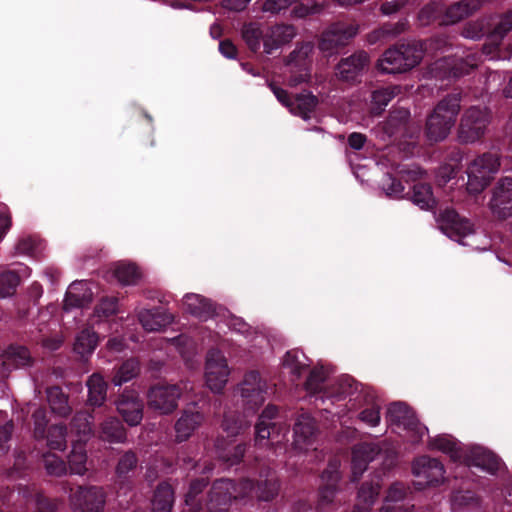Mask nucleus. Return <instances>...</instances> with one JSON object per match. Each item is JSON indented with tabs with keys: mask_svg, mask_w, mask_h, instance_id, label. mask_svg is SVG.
<instances>
[{
	"mask_svg": "<svg viewBox=\"0 0 512 512\" xmlns=\"http://www.w3.org/2000/svg\"><path fill=\"white\" fill-rule=\"evenodd\" d=\"M30 504L34 507V512H55L56 510L54 503L40 495L31 499Z\"/></svg>",
	"mask_w": 512,
	"mask_h": 512,
	"instance_id": "55",
	"label": "nucleus"
},
{
	"mask_svg": "<svg viewBox=\"0 0 512 512\" xmlns=\"http://www.w3.org/2000/svg\"><path fill=\"white\" fill-rule=\"evenodd\" d=\"M258 497L261 500L269 501L274 498L279 491V483L275 479L265 481L264 485H258Z\"/></svg>",
	"mask_w": 512,
	"mask_h": 512,
	"instance_id": "50",
	"label": "nucleus"
},
{
	"mask_svg": "<svg viewBox=\"0 0 512 512\" xmlns=\"http://www.w3.org/2000/svg\"><path fill=\"white\" fill-rule=\"evenodd\" d=\"M235 393L241 398L242 404L249 409L260 407L268 396V383L258 371L245 373L242 381L235 388Z\"/></svg>",
	"mask_w": 512,
	"mask_h": 512,
	"instance_id": "6",
	"label": "nucleus"
},
{
	"mask_svg": "<svg viewBox=\"0 0 512 512\" xmlns=\"http://www.w3.org/2000/svg\"><path fill=\"white\" fill-rule=\"evenodd\" d=\"M183 308L201 320H207L215 312V308L210 300L195 293H188L183 297Z\"/></svg>",
	"mask_w": 512,
	"mask_h": 512,
	"instance_id": "23",
	"label": "nucleus"
},
{
	"mask_svg": "<svg viewBox=\"0 0 512 512\" xmlns=\"http://www.w3.org/2000/svg\"><path fill=\"white\" fill-rule=\"evenodd\" d=\"M107 383L99 373L92 374L87 381L88 402L92 406H101L106 400Z\"/></svg>",
	"mask_w": 512,
	"mask_h": 512,
	"instance_id": "30",
	"label": "nucleus"
},
{
	"mask_svg": "<svg viewBox=\"0 0 512 512\" xmlns=\"http://www.w3.org/2000/svg\"><path fill=\"white\" fill-rule=\"evenodd\" d=\"M403 30H404L403 23H401V24L397 23L394 25H392V24L385 25V26L381 27L379 30L372 32L368 37V41L370 43H375L378 40H381L382 38H384L385 36H389V35L395 36Z\"/></svg>",
	"mask_w": 512,
	"mask_h": 512,
	"instance_id": "49",
	"label": "nucleus"
},
{
	"mask_svg": "<svg viewBox=\"0 0 512 512\" xmlns=\"http://www.w3.org/2000/svg\"><path fill=\"white\" fill-rule=\"evenodd\" d=\"M139 372V364L136 360L130 359L124 362L116 372L113 383L116 386H120L125 382L130 381Z\"/></svg>",
	"mask_w": 512,
	"mask_h": 512,
	"instance_id": "43",
	"label": "nucleus"
},
{
	"mask_svg": "<svg viewBox=\"0 0 512 512\" xmlns=\"http://www.w3.org/2000/svg\"><path fill=\"white\" fill-rule=\"evenodd\" d=\"M415 485L419 488L438 485L444 481V467L437 459L426 456L419 457L413 462Z\"/></svg>",
	"mask_w": 512,
	"mask_h": 512,
	"instance_id": "10",
	"label": "nucleus"
},
{
	"mask_svg": "<svg viewBox=\"0 0 512 512\" xmlns=\"http://www.w3.org/2000/svg\"><path fill=\"white\" fill-rule=\"evenodd\" d=\"M19 285V276L11 271L0 273V298L12 296Z\"/></svg>",
	"mask_w": 512,
	"mask_h": 512,
	"instance_id": "45",
	"label": "nucleus"
},
{
	"mask_svg": "<svg viewBox=\"0 0 512 512\" xmlns=\"http://www.w3.org/2000/svg\"><path fill=\"white\" fill-rule=\"evenodd\" d=\"M316 432L314 419L309 414H301L294 427V445L306 450L313 443Z\"/></svg>",
	"mask_w": 512,
	"mask_h": 512,
	"instance_id": "22",
	"label": "nucleus"
},
{
	"mask_svg": "<svg viewBox=\"0 0 512 512\" xmlns=\"http://www.w3.org/2000/svg\"><path fill=\"white\" fill-rule=\"evenodd\" d=\"M113 274L122 285H134L141 277L140 271L134 264L125 262L115 264Z\"/></svg>",
	"mask_w": 512,
	"mask_h": 512,
	"instance_id": "38",
	"label": "nucleus"
},
{
	"mask_svg": "<svg viewBox=\"0 0 512 512\" xmlns=\"http://www.w3.org/2000/svg\"><path fill=\"white\" fill-rule=\"evenodd\" d=\"M34 437L42 439L46 437L47 446L54 450H64L66 448V427L64 425H51L45 435L46 412L38 408L33 412Z\"/></svg>",
	"mask_w": 512,
	"mask_h": 512,
	"instance_id": "12",
	"label": "nucleus"
},
{
	"mask_svg": "<svg viewBox=\"0 0 512 512\" xmlns=\"http://www.w3.org/2000/svg\"><path fill=\"white\" fill-rule=\"evenodd\" d=\"M322 9L319 5H314L312 7L305 6L303 4L296 6L292 13L295 17L303 18L309 14L318 13Z\"/></svg>",
	"mask_w": 512,
	"mask_h": 512,
	"instance_id": "62",
	"label": "nucleus"
},
{
	"mask_svg": "<svg viewBox=\"0 0 512 512\" xmlns=\"http://www.w3.org/2000/svg\"><path fill=\"white\" fill-rule=\"evenodd\" d=\"M500 168V160L495 153H485L474 159L467 169V190L480 193L493 179Z\"/></svg>",
	"mask_w": 512,
	"mask_h": 512,
	"instance_id": "4",
	"label": "nucleus"
},
{
	"mask_svg": "<svg viewBox=\"0 0 512 512\" xmlns=\"http://www.w3.org/2000/svg\"><path fill=\"white\" fill-rule=\"evenodd\" d=\"M379 485L364 484L357 496V503L355 505V512H367L374 504L378 494Z\"/></svg>",
	"mask_w": 512,
	"mask_h": 512,
	"instance_id": "40",
	"label": "nucleus"
},
{
	"mask_svg": "<svg viewBox=\"0 0 512 512\" xmlns=\"http://www.w3.org/2000/svg\"><path fill=\"white\" fill-rule=\"evenodd\" d=\"M269 86H270L273 94L277 98V100L280 103H282L284 106L288 107L289 110H291L293 101L290 100L288 93L284 89H282L274 84H270Z\"/></svg>",
	"mask_w": 512,
	"mask_h": 512,
	"instance_id": "60",
	"label": "nucleus"
},
{
	"mask_svg": "<svg viewBox=\"0 0 512 512\" xmlns=\"http://www.w3.org/2000/svg\"><path fill=\"white\" fill-rule=\"evenodd\" d=\"M222 427H223L224 431H226L229 436L230 435L232 436V435H236L237 433H239L240 430L242 429L243 425H242V422L230 421V419L227 416H225L223 423H222Z\"/></svg>",
	"mask_w": 512,
	"mask_h": 512,
	"instance_id": "64",
	"label": "nucleus"
},
{
	"mask_svg": "<svg viewBox=\"0 0 512 512\" xmlns=\"http://www.w3.org/2000/svg\"><path fill=\"white\" fill-rule=\"evenodd\" d=\"M117 410L131 426L138 425L143 418V404L134 391H124L116 403Z\"/></svg>",
	"mask_w": 512,
	"mask_h": 512,
	"instance_id": "18",
	"label": "nucleus"
},
{
	"mask_svg": "<svg viewBox=\"0 0 512 512\" xmlns=\"http://www.w3.org/2000/svg\"><path fill=\"white\" fill-rule=\"evenodd\" d=\"M317 104L318 99L316 96L311 93H301L293 101L290 112L303 119H308L309 114L315 109Z\"/></svg>",
	"mask_w": 512,
	"mask_h": 512,
	"instance_id": "37",
	"label": "nucleus"
},
{
	"mask_svg": "<svg viewBox=\"0 0 512 512\" xmlns=\"http://www.w3.org/2000/svg\"><path fill=\"white\" fill-rule=\"evenodd\" d=\"M295 36L296 30L292 25L260 27L251 24L243 31V38L250 49L257 51L263 44L264 52L267 54L289 43Z\"/></svg>",
	"mask_w": 512,
	"mask_h": 512,
	"instance_id": "1",
	"label": "nucleus"
},
{
	"mask_svg": "<svg viewBox=\"0 0 512 512\" xmlns=\"http://www.w3.org/2000/svg\"><path fill=\"white\" fill-rule=\"evenodd\" d=\"M489 124V113L486 109L471 107L461 117L458 128V139L461 143L472 144L480 140Z\"/></svg>",
	"mask_w": 512,
	"mask_h": 512,
	"instance_id": "8",
	"label": "nucleus"
},
{
	"mask_svg": "<svg viewBox=\"0 0 512 512\" xmlns=\"http://www.w3.org/2000/svg\"><path fill=\"white\" fill-rule=\"evenodd\" d=\"M117 311V301L115 298L104 299L96 307V313L98 316H110Z\"/></svg>",
	"mask_w": 512,
	"mask_h": 512,
	"instance_id": "58",
	"label": "nucleus"
},
{
	"mask_svg": "<svg viewBox=\"0 0 512 512\" xmlns=\"http://www.w3.org/2000/svg\"><path fill=\"white\" fill-rule=\"evenodd\" d=\"M359 418L362 422L368 426L375 427L380 422V407L377 404H373L370 408L363 410L359 414Z\"/></svg>",
	"mask_w": 512,
	"mask_h": 512,
	"instance_id": "52",
	"label": "nucleus"
},
{
	"mask_svg": "<svg viewBox=\"0 0 512 512\" xmlns=\"http://www.w3.org/2000/svg\"><path fill=\"white\" fill-rule=\"evenodd\" d=\"M180 396L178 385L155 386L149 391L148 406L161 414H168L176 409Z\"/></svg>",
	"mask_w": 512,
	"mask_h": 512,
	"instance_id": "15",
	"label": "nucleus"
},
{
	"mask_svg": "<svg viewBox=\"0 0 512 512\" xmlns=\"http://www.w3.org/2000/svg\"><path fill=\"white\" fill-rule=\"evenodd\" d=\"M325 380V371L323 368H315L311 371L307 382L306 389L309 392L315 393L321 389V385Z\"/></svg>",
	"mask_w": 512,
	"mask_h": 512,
	"instance_id": "51",
	"label": "nucleus"
},
{
	"mask_svg": "<svg viewBox=\"0 0 512 512\" xmlns=\"http://www.w3.org/2000/svg\"><path fill=\"white\" fill-rule=\"evenodd\" d=\"M271 423L259 420L256 425V441L267 440L270 436Z\"/></svg>",
	"mask_w": 512,
	"mask_h": 512,
	"instance_id": "61",
	"label": "nucleus"
},
{
	"mask_svg": "<svg viewBox=\"0 0 512 512\" xmlns=\"http://www.w3.org/2000/svg\"><path fill=\"white\" fill-rule=\"evenodd\" d=\"M412 201L422 209H429L435 204L431 187L426 184H417L413 187Z\"/></svg>",
	"mask_w": 512,
	"mask_h": 512,
	"instance_id": "42",
	"label": "nucleus"
},
{
	"mask_svg": "<svg viewBox=\"0 0 512 512\" xmlns=\"http://www.w3.org/2000/svg\"><path fill=\"white\" fill-rule=\"evenodd\" d=\"M100 436L108 442H124L126 432L117 418L109 417L101 424Z\"/></svg>",
	"mask_w": 512,
	"mask_h": 512,
	"instance_id": "34",
	"label": "nucleus"
},
{
	"mask_svg": "<svg viewBox=\"0 0 512 512\" xmlns=\"http://www.w3.org/2000/svg\"><path fill=\"white\" fill-rule=\"evenodd\" d=\"M357 32L358 27L354 24H334L322 34L319 49L331 55L335 53L338 48L346 45Z\"/></svg>",
	"mask_w": 512,
	"mask_h": 512,
	"instance_id": "13",
	"label": "nucleus"
},
{
	"mask_svg": "<svg viewBox=\"0 0 512 512\" xmlns=\"http://www.w3.org/2000/svg\"><path fill=\"white\" fill-rule=\"evenodd\" d=\"M398 93V88H384L374 91L372 94V109L376 113H380L385 106L394 98Z\"/></svg>",
	"mask_w": 512,
	"mask_h": 512,
	"instance_id": "44",
	"label": "nucleus"
},
{
	"mask_svg": "<svg viewBox=\"0 0 512 512\" xmlns=\"http://www.w3.org/2000/svg\"><path fill=\"white\" fill-rule=\"evenodd\" d=\"M137 459L131 452L125 453L118 462L116 472L119 476L127 474L136 467Z\"/></svg>",
	"mask_w": 512,
	"mask_h": 512,
	"instance_id": "53",
	"label": "nucleus"
},
{
	"mask_svg": "<svg viewBox=\"0 0 512 512\" xmlns=\"http://www.w3.org/2000/svg\"><path fill=\"white\" fill-rule=\"evenodd\" d=\"M203 420L204 416L201 412L186 410L175 424L177 440H187L202 424Z\"/></svg>",
	"mask_w": 512,
	"mask_h": 512,
	"instance_id": "24",
	"label": "nucleus"
},
{
	"mask_svg": "<svg viewBox=\"0 0 512 512\" xmlns=\"http://www.w3.org/2000/svg\"><path fill=\"white\" fill-rule=\"evenodd\" d=\"M379 451L378 446L371 443H362L354 447L352 452L353 480H357L363 474L368 463L375 459Z\"/></svg>",
	"mask_w": 512,
	"mask_h": 512,
	"instance_id": "20",
	"label": "nucleus"
},
{
	"mask_svg": "<svg viewBox=\"0 0 512 512\" xmlns=\"http://www.w3.org/2000/svg\"><path fill=\"white\" fill-rule=\"evenodd\" d=\"M489 206L498 218L506 219L512 216V177H506L498 183Z\"/></svg>",
	"mask_w": 512,
	"mask_h": 512,
	"instance_id": "17",
	"label": "nucleus"
},
{
	"mask_svg": "<svg viewBox=\"0 0 512 512\" xmlns=\"http://www.w3.org/2000/svg\"><path fill=\"white\" fill-rule=\"evenodd\" d=\"M99 342L98 335L91 329H84L75 338L73 350L82 359L90 356Z\"/></svg>",
	"mask_w": 512,
	"mask_h": 512,
	"instance_id": "26",
	"label": "nucleus"
},
{
	"mask_svg": "<svg viewBox=\"0 0 512 512\" xmlns=\"http://www.w3.org/2000/svg\"><path fill=\"white\" fill-rule=\"evenodd\" d=\"M231 370L225 355L218 349H211L206 355L204 380L213 393H222L228 383Z\"/></svg>",
	"mask_w": 512,
	"mask_h": 512,
	"instance_id": "7",
	"label": "nucleus"
},
{
	"mask_svg": "<svg viewBox=\"0 0 512 512\" xmlns=\"http://www.w3.org/2000/svg\"><path fill=\"white\" fill-rule=\"evenodd\" d=\"M339 478L340 476L337 464H331L329 468L323 472L322 480L326 481L327 483L324 487L321 488L319 493V504L322 507L333 503L336 494L335 485Z\"/></svg>",
	"mask_w": 512,
	"mask_h": 512,
	"instance_id": "25",
	"label": "nucleus"
},
{
	"mask_svg": "<svg viewBox=\"0 0 512 512\" xmlns=\"http://www.w3.org/2000/svg\"><path fill=\"white\" fill-rule=\"evenodd\" d=\"M423 57V49L418 45H402L386 50L378 60L380 71L388 74L403 73L415 67Z\"/></svg>",
	"mask_w": 512,
	"mask_h": 512,
	"instance_id": "3",
	"label": "nucleus"
},
{
	"mask_svg": "<svg viewBox=\"0 0 512 512\" xmlns=\"http://www.w3.org/2000/svg\"><path fill=\"white\" fill-rule=\"evenodd\" d=\"M473 8L468 2L460 1L444 8L441 24L451 25L461 21L472 13Z\"/></svg>",
	"mask_w": 512,
	"mask_h": 512,
	"instance_id": "36",
	"label": "nucleus"
},
{
	"mask_svg": "<svg viewBox=\"0 0 512 512\" xmlns=\"http://www.w3.org/2000/svg\"><path fill=\"white\" fill-rule=\"evenodd\" d=\"M382 188L388 196L391 197H399L404 191L403 185L392 178L390 175H387L382 182Z\"/></svg>",
	"mask_w": 512,
	"mask_h": 512,
	"instance_id": "54",
	"label": "nucleus"
},
{
	"mask_svg": "<svg viewBox=\"0 0 512 512\" xmlns=\"http://www.w3.org/2000/svg\"><path fill=\"white\" fill-rule=\"evenodd\" d=\"M219 51L224 57L229 59L235 58L237 54L235 45L229 40H224L219 43Z\"/></svg>",
	"mask_w": 512,
	"mask_h": 512,
	"instance_id": "63",
	"label": "nucleus"
},
{
	"mask_svg": "<svg viewBox=\"0 0 512 512\" xmlns=\"http://www.w3.org/2000/svg\"><path fill=\"white\" fill-rule=\"evenodd\" d=\"M74 512H102L105 505V493L101 487H79L71 496Z\"/></svg>",
	"mask_w": 512,
	"mask_h": 512,
	"instance_id": "14",
	"label": "nucleus"
},
{
	"mask_svg": "<svg viewBox=\"0 0 512 512\" xmlns=\"http://www.w3.org/2000/svg\"><path fill=\"white\" fill-rule=\"evenodd\" d=\"M439 229L449 238L466 245L465 237L473 234V225L468 219L460 217L453 209H445L437 217Z\"/></svg>",
	"mask_w": 512,
	"mask_h": 512,
	"instance_id": "11",
	"label": "nucleus"
},
{
	"mask_svg": "<svg viewBox=\"0 0 512 512\" xmlns=\"http://www.w3.org/2000/svg\"><path fill=\"white\" fill-rule=\"evenodd\" d=\"M444 6L439 3H432L423 7L419 13L422 24H429L431 21L443 18Z\"/></svg>",
	"mask_w": 512,
	"mask_h": 512,
	"instance_id": "47",
	"label": "nucleus"
},
{
	"mask_svg": "<svg viewBox=\"0 0 512 512\" xmlns=\"http://www.w3.org/2000/svg\"><path fill=\"white\" fill-rule=\"evenodd\" d=\"M44 466L47 473L54 476L64 475L67 471L64 461L51 453L44 455Z\"/></svg>",
	"mask_w": 512,
	"mask_h": 512,
	"instance_id": "46",
	"label": "nucleus"
},
{
	"mask_svg": "<svg viewBox=\"0 0 512 512\" xmlns=\"http://www.w3.org/2000/svg\"><path fill=\"white\" fill-rule=\"evenodd\" d=\"M37 248V241L31 237H25L21 239L16 250L19 254L32 255Z\"/></svg>",
	"mask_w": 512,
	"mask_h": 512,
	"instance_id": "59",
	"label": "nucleus"
},
{
	"mask_svg": "<svg viewBox=\"0 0 512 512\" xmlns=\"http://www.w3.org/2000/svg\"><path fill=\"white\" fill-rule=\"evenodd\" d=\"M47 399L52 411L59 416H67L71 408L68 405L67 396L58 387H52L47 390Z\"/></svg>",
	"mask_w": 512,
	"mask_h": 512,
	"instance_id": "41",
	"label": "nucleus"
},
{
	"mask_svg": "<svg viewBox=\"0 0 512 512\" xmlns=\"http://www.w3.org/2000/svg\"><path fill=\"white\" fill-rule=\"evenodd\" d=\"M512 29V14L505 15L495 27L492 35L491 42L494 47L500 44L501 39L509 30Z\"/></svg>",
	"mask_w": 512,
	"mask_h": 512,
	"instance_id": "48",
	"label": "nucleus"
},
{
	"mask_svg": "<svg viewBox=\"0 0 512 512\" xmlns=\"http://www.w3.org/2000/svg\"><path fill=\"white\" fill-rule=\"evenodd\" d=\"M309 366L305 354L299 350H289L282 359V367L287 370L294 379H298L302 372Z\"/></svg>",
	"mask_w": 512,
	"mask_h": 512,
	"instance_id": "27",
	"label": "nucleus"
},
{
	"mask_svg": "<svg viewBox=\"0 0 512 512\" xmlns=\"http://www.w3.org/2000/svg\"><path fill=\"white\" fill-rule=\"evenodd\" d=\"M72 431H74L79 442H86L92 435V415L87 412L77 413L72 420Z\"/></svg>",
	"mask_w": 512,
	"mask_h": 512,
	"instance_id": "39",
	"label": "nucleus"
},
{
	"mask_svg": "<svg viewBox=\"0 0 512 512\" xmlns=\"http://www.w3.org/2000/svg\"><path fill=\"white\" fill-rule=\"evenodd\" d=\"M471 462L474 466L491 474L498 471L501 467V462L497 456L482 447L473 449Z\"/></svg>",
	"mask_w": 512,
	"mask_h": 512,
	"instance_id": "31",
	"label": "nucleus"
},
{
	"mask_svg": "<svg viewBox=\"0 0 512 512\" xmlns=\"http://www.w3.org/2000/svg\"><path fill=\"white\" fill-rule=\"evenodd\" d=\"M312 43H303L294 49L287 58L286 66L289 69V84L297 86L308 82L311 78Z\"/></svg>",
	"mask_w": 512,
	"mask_h": 512,
	"instance_id": "9",
	"label": "nucleus"
},
{
	"mask_svg": "<svg viewBox=\"0 0 512 512\" xmlns=\"http://www.w3.org/2000/svg\"><path fill=\"white\" fill-rule=\"evenodd\" d=\"M406 489L403 484L395 483L390 486L387 496H386V504L390 505V502H397L402 500L405 497Z\"/></svg>",
	"mask_w": 512,
	"mask_h": 512,
	"instance_id": "57",
	"label": "nucleus"
},
{
	"mask_svg": "<svg viewBox=\"0 0 512 512\" xmlns=\"http://www.w3.org/2000/svg\"><path fill=\"white\" fill-rule=\"evenodd\" d=\"M358 388L359 384L350 377H343L338 382V394L342 396L352 395L358 391Z\"/></svg>",
	"mask_w": 512,
	"mask_h": 512,
	"instance_id": "56",
	"label": "nucleus"
},
{
	"mask_svg": "<svg viewBox=\"0 0 512 512\" xmlns=\"http://www.w3.org/2000/svg\"><path fill=\"white\" fill-rule=\"evenodd\" d=\"M252 488L253 485L250 481H244L238 486L230 480L216 481L208 495L207 510L225 512L232 499L248 495Z\"/></svg>",
	"mask_w": 512,
	"mask_h": 512,
	"instance_id": "5",
	"label": "nucleus"
},
{
	"mask_svg": "<svg viewBox=\"0 0 512 512\" xmlns=\"http://www.w3.org/2000/svg\"><path fill=\"white\" fill-rule=\"evenodd\" d=\"M83 443L79 441L74 443L68 457L69 468L73 474L83 475L87 471V454Z\"/></svg>",
	"mask_w": 512,
	"mask_h": 512,
	"instance_id": "35",
	"label": "nucleus"
},
{
	"mask_svg": "<svg viewBox=\"0 0 512 512\" xmlns=\"http://www.w3.org/2000/svg\"><path fill=\"white\" fill-rule=\"evenodd\" d=\"M174 502V492L167 483L160 484L152 500V512H171Z\"/></svg>",
	"mask_w": 512,
	"mask_h": 512,
	"instance_id": "33",
	"label": "nucleus"
},
{
	"mask_svg": "<svg viewBox=\"0 0 512 512\" xmlns=\"http://www.w3.org/2000/svg\"><path fill=\"white\" fill-rule=\"evenodd\" d=\"M173 318L170 314L160 312L158 310H143L139 313V321L143 328L153 332L162 329L172 322Z\"/></svg>",
	"mask_w": 512,
	"mask_h": 512,
	"instance_id": "29",
	"label": "nucleus"
},
{
	"mask_svg": "<svg viewBox=\"0 0 512 512\" xmlns=\"http://www.w3.org/2000/svg\"><path fill=\"white\" fill-rule=\"evenodd\" d=\"M93 297V292L90 284L86 281L73 282L64 299V309L69 310L72 308H80L90 303Z\"/></svg>",
	"mask_w": 512,
	"mask_h": 512,
	"instance_id": "21",
	"label": "nucleus"
},
{
	"mask_svg": "<svg viewBox=\"0 0 512 512\" xmlns=\"http://www.w3.org/2000/svg\"><path fill=\"white\" fill-rule=\"evenodd\" d=\"M369 56L360 51L342 59L336 67V75L345 81L355 80L368 66Z\"/></svg>",
	"mask_w": 512,
	"mask_h": 512,
	"instance_id": "19",
	"label": "nucleus"
},
{
	"mask_svg": "<svg viewBox=\"0 0 512 512\" xmlns=\"http://www.w3.org/2000/svg\"><path fill=\"white\" fill-rule=\"evenodd\" d=\"M433 449L448 454L454 461H460L464 457V452L459 443L450 435H441L430 441Z\"/></svg>",
	"mask_w": 512,
	"mask_h": 512,
	"instance_id": "32",
	"label": "nucleus"
},
{
	"mask_svg": "<svg viewBox=\"0 0 512 512\" xmlns=\"http://www.w3.org/2000/svg\"><path fill=\"white\" fill-rule=\"evenodd\" d=\"M30 354L25 347L10 346L2 355V365L7 371L28 365Z\"/></svg>",
	"mask_w": 512,
	"mask_h": 512,
	"instance_id": "28",
	"label": "nucleus"
},
{
	"mask_svg": "<svg viewBox=\"0 0 512 512\" xmlns=\"http://www.w3.org/2000/svg\"><path fill=\"white\" fill-rule=\"evenodd\" d=\"M387 421L398 427L403 426L404 429L415 433L416 438H421L427 431L416 419L414 412L411 411L404 403H393L387 410Z\"/></svg>",
	"mask_w": 512,
	"mask_h": 512,
	"instance_id": "16",
	"label": "nucleus"
},
{
	"mask_svg": "<svg viewBox=\"0 0 512 512\" xmlns=\"http://www.w3.org/2000/svg\"><path fill=\"white\" fill-rule=\"evenodd\" d=\"M459 111L460 102L456 96H449L440 101L426 122L425 133L428 140H444L454 126Z\"/></svg>",
	"mask_w": 512,
	"mask_h": 512,
	"instance_id": "2",
	"label": "nucleus"
}]
</instances>
